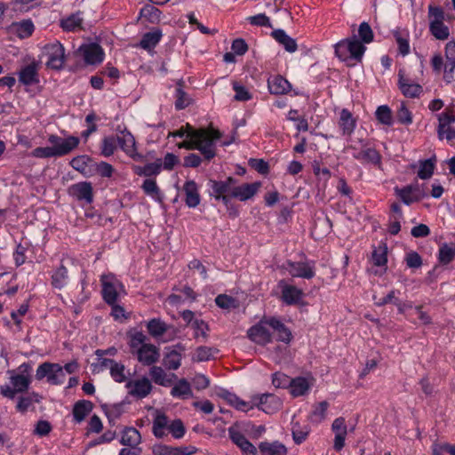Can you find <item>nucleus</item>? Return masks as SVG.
Here are the masks:
<instances>
[{"instance_id":"obj_1","label":"nucleus","mask_w":455,"mask_h":455,"mask_svg":"<svg viewBox=\"0 0 455 455\" xmlns=\"http://www.w3.org/2000/svg\"><path fill=\"white\" fill-rule=\"evenodd\" d=\"M221 138V132L214 128L190 130L186 140L179 142L177 147L187 150L200 151L206 161L216 156V142Z\"/></svg>"},{"instance_id":"obj_2","label":"nucleus","mask_w":455,"mask_h":455,"mask_svg":"<svg viewBox=\"0 0 455 455\" xmlns=\"http://www.w3.org/2000/svg\"><path fill=\"white\" fill-rule=\"evenodd\" d=\"M336 56L344 62H362L366 46L353 34L350 37L338 42L335 45Z\"/></svg>"},{"instance_id":"obj_3","label":"nucleus","mask_w":455,"mask_h":455,"mask_svg":"<svg viewBox=\"0 0 455 455\" xmlns=\"http://www.w3.org/2000/svg\"><path fill=\"white\" fill-rule=\"evenodd\" d=\"M352 151V156L363 164H371L378 169H382V156L380 153L371 146L366 140L360 139L358 141L347 147Z\"/></svg>"},{"instance_id":"obj_4","label":"nucleus","mask_w":455,"mask_h":455,"mask_svg":"<svg viewBox=\"0 0 455 455\" xmlns=\"http://www.w3.org/2000/svg\"><path fill=\"white\" fill-rule=\"evenodd\" d=\"M429 32L437 40L445 41L450 36V29L443 23V10L433 4L428 5Z\"/></svg>"},{"instance_id":"obj_5","label":"nucleus","mask_w":455,"mask_h":455,"mask_svg":"<svg viewBox=\"0 0 455 455\" xmlns=\"http://www.w3.org/2000/svg\"><path fill=\"white\" fill-rule=\"evenodd\" d=\"M102 285V298L107 304L118 302L119 297L125 294L124 286L115 275H103L100 278Z\"/></svg>"},{"instance_id":"obj_6","label":"nucleus","mask_w":455,"mask_h":455,"mask_svg":"<svg viewBox=\"0 0 455 455\" xmlns=\"http://www.w3.org/2000/svg\"><path fill=\"white\" fill-rule=\"evenodd\" d=\"M36 378L38 380L46 378L51 385H61L65 381L66 374L60 364L45 362L37 367Z\"/></svg>"},{"instance_id":"obj_7","label":"nucleus","mask_w":455,"mask_h":455,"mask_svg":"<svg viewBox=\"0 0 455 455\" xmlns=\"http://www.w3.org/2000/svg\"><path fill=\"white\" fill-rule=\"evenodd\" d=\"M249 339L256 344L265 346L273 340L270 317L264 316L247 331Z\"/></svg>"},{"instance_id":"obj_8","label":"nucleus","mask_w":455,"mask_h":455,"mask_svg":"<svg viewBox=\"0 0 455 455\" xmlns=\"http://www.w3.org/2000/svg\"><path fill=\"white\" fill-rule=\"evenodd\" d=\"M43 56L46 58V66L52 69H60L65 63V49L59 41L46 44Z\"/></svg>"},{"instance_id":"obj_9","label":"nucleus","mask_w":455,"mask_h":455,"mask_svg":"<svg viewBox=\"0 0 455 455\" xmlns=\"http://www.w3.org/2000/svg\"><path fill=\"white\" fill-rule=\"evenodd\" d=\"M282 268L291 277L312 279L315 275V262L310 260L291 261L286 260Z\"/></svg>"},{"instance_id":"obj_10","label":"nucleus","mask_w":455,"mask_h":455,"mask_svg":"<svg viewBox=\"0 0 455 455\" xmlns=\"http://www.w3.org/2000/svg\"><path fill=\"white\" fill-rule=\"evenodd\" d=\"M230 440L244 455H258V449L245 437L240 430V425L235 423L228 428Z\"/></svg>"},{"instance_id":"obj_11","label":"nucleus","mask_w":455,"mask_h":455,"mask_svg":"<svg viewBox=\"0 0 455 455\" xmlns=\"http://www.w3.org/2000/svg\"><path fill=\"white\" fill-rule=\"evenodd\" d=\"M48 141L52 144V148L56 152L58 157L66 156L73 151L79 145V138L76 136H68L61 138L56 134L48 137Z\"/></svg>"},{"instance_id":"obj_12","label":"nucleus","mask_w":455,"mask_h":455,"mask_svg":"<svg viewBox=\"0 0 455 455\" xmlns=\"http://www.w3.org/2000/svg\"><path fill=\"white\" fill-rule=\"evenodd\" d=\"M277 285L281 290V299L284 304L292 306L302 302L304 292L301 289L288 283L284 279L280 280Z\"/></svg>"},{"instance_id":"obj_13","label":"nucleus","mask_w":455,"mask_h":455,"mask_svg":"<svg viewBox=\"0 0 455 455\" xmlns=\"http://www.w3.org/2000/svg\"><path fill=\"white\" fill-rule=\"evenodd\" d=\"M18 371L19 373L16 374H14L13 371H10V381L12 386L18 391V393H23L28 389L29 384L31 382V366L28 363H23L19 366Z\"/></svg>"},{"instance_id":"obj_14","label":"nucleus","mask_w":455,"mask_h":455,"mask_svg":"<svg viewBox=\"0 0 455 455\" xmlns=\"http://www.w3.org/2000/svg\"><path fill=\"white\" fill-rule=\"evenodd\" d=\"M84 62L88 65H97L104 60V51L100 45L95 43L83 44L78 49Z\"/></svg>"},{"instance_id":"obj_15","label":"nucleus","mask_w":455,"mask_h":455,"mask_svg":"<svg viewBox=\"0 0 455 455\" xmlns=\"http://www.w3.org/2000/svg\"><path fill=\"white\" fill-rule=\"evenodd\" d=\"M39 64L32 61L22 66L17 72L18 81L24 86H32L39 83Z\"/></svg>"},{"instance_id":"obj_16","label":"nucleus","mask_w":455,"mask_h":455,"mask_svg":"<svg viewBox=\"0 0 455 455\" xmlns=\"http://www.w3.org/2000/svg\"><path fill=\"white\" fill-rule=\"evenodd\" d=\"M398 87L405 97L416 98L422 92V87L409 77L403 68L398 71Z\"/></svg>"},{"instance_id":"obj_17","label":"nucleus","mask_w":455,"mask_h":455,"mask_svg":"<svg viewBox=\"0 0 455 455\" xmlns=\"http://www.w3.org/2000/svg\"><path fill=\"white\" fill-rule=\"evenodd\" d=\"M125 387L128 389V394L138 399L147 397L153 388L150 380L147 377L128 380Z\"/></svg>"},{"instance_id":"obj_18","label":"nucleus","mask_w":455,"mask_h":455,"mask_svg":"<svg viewBox=\"0 0 455 455\" xmlns=\"http://www.w3.org/2000/svg\"><path fill=\"white\" fill-rule=\"evenodd\" d=\"M254 407L267 414L274 413L282 405L280 399L272 394H262L252 397Z\"/></svg>"},{"instance_id":"obj_19","label":"nucleus","mask_w":455,"mask_h":455,"mask_svg":"<svg viewBox=\"0 0 455 455\" xmlns=\"http://www.w3.org/2000/svg\"><path fill=\"white\" fill-rule=\"evenodd\" d=\"M395 195L402 200V202L410 205L412 203L419 202L426 196L423 190L418 184L408 185L402 188H395Z\"/></svg>"},{"instance_id":"obj_20","label":"nucleus","mask_w":455,"mask_h":455,"mask_svg":"<svg viewBox=\"0 0 455 455\" xmlns=\"http://www.w3.org/2000/svg\"><path fill=\"white\" fill-rule=\"evenodd\" d=\"M68 194L77 201L90 204L93 201V188L91 182L81 181L71 185Z\"/></svg>"},{"instance_id":"obj_21","label":"nucleus","mask_w":455,"mask_h":455,"mask_svg":"<svg viewBox=\"0 0 455 455\" xmlns=\"http://www.w3.org/2000/svg\"><path fill=\"white\" fill-rule=\"evenodd\" d=\"M439 125L437 129L440 140L446 139L451 140L455 137V131L451 128V124L455 123V112L446 111L438 116Z\"/></svg>"},{"instance_id":"obj_22","label":"nucleus","mask_w":455,"mask_h":455,"mask_svg":"<svg viewBox=\"0 0 455 455\" xmlns=\"http://www.w3.org/2000/svg\"><path fill=\"white\" fill-rule=\"evenodd\" d=\"M331 431L334 434L333 449L340 451L346 444L347 435V426L343 417L335 419L331 424Z\"/></svg>"},{"instance_id":"obj_23","label":"nucleus","mask_w":455,"mask_h":455,"mask_svg":"<svg viewBox=\"0 0 455 455\" xmlns=\"http://www.w3.org/2000/svg\"><path fill=\"white\" fill-rule=\"evenodd\" d=\"M116 138L117 145L128 156L135 160L140 157L137 153L135 139L130 132L124 130Z\"/></svg>"},{"instance_id":"obj_24","label":"nucleus","mask_w":455,"mask_h":455,"mask_svg":"<svg viewBox=\"0 0 455 455\" xmlns=\"http://www.w3.org/2000/svg\"><path fill=\"white\" fill-rule=\"evenodd\" d=\"M135 352L138 361L143 365H153L160 357L159 349L153 344L142 345Z\"/></svg>"},{"instance_id":"obj_25","label":"nucleus","mask_w":455,"mask_h":455,"mask_svg":"<svg viewBox=\"0 0 455 455\" xmlns=\"http://www.w3.org/2000/svg\"><path fill=\"white\" fill-rule=\"evenodd\" d=\"M261 187V183L257 181L253 183H244L240 186L233 187L231 196L240 201H247L252 198Z\"/></svg>"},{"instance_id":"obj_26","label":"nucleus","mask_w":455,"mask_h":455,"mask_svg":"<svg viewBox=\"0 0 455 455\" xmlns=\"http://www.w3.org/2000/svg\"><path fill=\"white\" fill-rule=\"evenodd\" d=\"M218 395L225 400L229 405L240 411L247 412L254 408L253 401L246 402L242 400L236 395L230 393L226 389H220Z\"/></svg>"},{"instance_id":"obj_27","label":"nucleus","mask_w":455,"mask_h":455,"mask_svg":"<svg viewBox=\"0 0 455 455\" xmlns=\"http://www.w3.org/2000/svg\"><path fill=\"white\" fill-rule=\"evenodd\" d=\"M235 183L236 180L233 177H228L225 180H211L208 183L211 189L210 196L215 198L228 193L231 194V190Z\"/></svg>"},{"instance_id":"obj_28","label":"nucleus","mask_w":455,"mask_h":455,"mask_svg":"<svg viewBox=\"0 0 455 455\" xmlns=\"http://www.w3.org/2000/svg\"><path fill=\"white\" fill-rule=\"evenodd\" d=\"M272 334L275 333V339L289 344L292 339L291 330L277 317L270 316Z\"/></svg>"},{"instance_id":"obj_29","label":"nucleus","mask_w":455,"mask_h":455,"mask_svg":"<svg viewBox=\"0 0 455 455\" xmlns=\"http://www.w3.org/2000/svg\"><path fill=\"white\" fill-rule=\"evenodd\" d=\"M338 125L343 136L350 137L356 128V119L347 108H343L339 113Z\"/></svg>"},{"instance_id":"obj_30","label":"nucleus","mask_w":455,"mask_h":455,"mask_svg":"<svg viewBox=\"0 0 455 455\" xmlns=\"http://www.w3.org/2000/svg\"><path fill=\"white\" fill-rule=\"evenodd\" d=\"M446 62L444 64V79L451 82L455 79V42L451 41L445 47Z\"/></svg>"},{"instance_id":"obj_31","label":"nucleus","mask_w":455,"mask_h":455,"mask_svg":"<svg viewBox=\"0 0 455 455\" xmlns=\"http://www.w3.org/2000/svg\"><path fill=\"white\" fill-rule=\"evenodd\" d=\"M69 282L68 268L61 262L55 267L51 274V285L52 288L61 290L68 285Z\"/></svg>"},{"instance_id":"obj_32","label":"nucleus","mask_w":455,"mask_h":455,"mask_svg":"<svg viewBox=\"0 0 455 455\" xmlns=\"http://www.w3.org/2000/svg\"><path fill=\"white\" fill-rule=\"evenodd\" d=\"M267 87L269 92L279 95L285 94L291 91V85L288 80L282 76H273L267 80Z\"/></svg>"},{"instance_id":"obj_33","label":"nucleus","mask_w":455,"mask_h":455,"mask_svg":"<svg viewBox=\"0 0 455 455\" xmlns=\"http://www.w3.org/2000/svg\"><path fill=\"white\" fill-rule=\"evenodd\" d=\"M83 12H77L60 20V25L64 31L76 32L83 28Z\"/></svg>"},{"instance_id":"obj_34","label":"nucleus","mask_w":455,"mask_h":455,"mask_svg":"<svg viewBox=\"0 0 455 455\" xmlns=\"http://www.w3.org/2000/svg\"><path fill=\"white\" fill-rule=\"evenodd\" d=\"M141 443V435L139 430L135 427H125L121 435L120 443L124 446H129L131 449H140L139 444Z\"/></svg>"},{"instance_id":"obj_35","label":"nucleus","mask_w":455,"mask_h":455,"mask_svg":"<svg viewBox=\"0 0 455 455\" xmlns=\"http://www.w3.org/2000/svg\"><path fill=\"white\" fill-rule=\"evenodd\" d=\"M183 190L186 196V204L190 208L196 207L200 204L197 184L194 180H188L184 184Z\"/></svg>"},{"instance_id":"obj_36","label":"nucleus","mask_w":455,"mask_h":455,"mask_svg":"<svg viewBox=\"0 0 455 455\" xmlns=\"http://www.w3.org/2000/svg\"><path fill=\"white\" fill-rule=\"evenodd\" d=\"M259 450L261 455H287L286 446L279 441L261 442L259 444Z\"/></svg>"},{"instance_id":"obj_37","label":"nucleus","mask_w":455,"mask_h":455,"mask_svg":"<svg viewBox=\"0 0 455 455\" xmlns=\"http://www.w3.org/2000/svg\"><path fill=\"white\" fill-rule=\"evenodd\" d=\"M93 403L88 400H79L73 407V418L76 423H81L92 411Z\"/></svg>"},{"instance_id":"obj_38","label":"nucleus","mask_w":455,"mask_h":455,"mask_svg":"<svg viewBox=\"0 0 455 455\" xmlns=\"http://www.w3.org/2000/svg\"><path fill=\"white\" fill-rule=\"evenodd\" d=\"M172 396L179 399H188L193 396L189 382L186 379H179L171 390Z\"/></svg>"},{"instance_id":"obj_39","label":"nucleus","mask_w":455,"mask_h":455,"mask_svg":"<svg viewBox=\"0 0 455 455\" xmlns=\"http://www.w3.org/2000/svg\"><path fill=\"white\" fill-rule=\"evenodd\" d=\"M149 375L156 384L163 387H169L172 384V378L175 377V374L168 375L164 370L159 366H152L149 370Z\"/></svg>"},{"instance_id":"obj_40","label":"nucleus","mask_w":455,"mask_h":455,"mask_svg":"<svg viewBox=\"0 0 455 455\" xmlns=\"http://www.w3.org/2000/svg\"><path fill=\"white\" fill-rule=\"evenodd\" d=\"M310 387L311 385L307 378L297 377L291 379L290 392L294 397L301 396L309 391Z\"/></svg>"},{"instance_id":"obj_41","label":"nucleus","mask_w":455,"mask_h":455,"mask_svg":"<svg viewBox=\"0 0 455 455\" xmlns=\"http://www.w3.org/2000/svg\"><path fill=\"white\" fill-rule=\"evenodd\" d=\"M12 29L18 37L24 39L32 36L35 30V26L31 20H23L21 21L12 23Z\"/></svg>"},{"instance_id":"obj_42","label":"nucleus","mask_w":455,"mask_h":455,"mask_svg":"<svg viewBox=\"0 0 455 455\" xmlns=\"http://www.w3.org/2000/svg\"><path fill=\"white\" fill-rule=\"evenodd\" d=\"M272 36L282 44L289 52H294L297 50L296 41L288 36L284 30L276 29L272 32Z\"/></svg>"},{"instance_id":"obj_43","label":"nucleus","mask_w":455,"mask_h":455,"mask_svg":"<svg viewBox=\"0 0 455 455\" xmlns=\"http://www.w3.org/2000/svg\"><path fill=\"white\" fill-rule=\"evenodd\" d=\"M371 259L375 266L381 267L386 269L387 263V246L385 243H380L372 251Z\"/></svg>"},{"instance_id":"obj_44","label":"nucleus","mask_w":455,"mask_h":455,"mask_svg":"<svg viewBox=\"0 0 455 455\" xmlns=\"http://www.w3.org/2000/svg\"><path fill=\"white\" fill-rule=\"evenodd\" d=\"M310 433V427L308 425H301L299 422H291V435L292 439L296 444L304 443Z\"/></svg>"},{"instance_id":"obj_45","label":"nucleus","mask_w":455,"mask_h":455,"mask_svg":"<svg viewBox=\"0 0 455 455\" xmlns=\"http://www.w3.org/2000/svg\"><path fill=\"white\" fill-rule=\"evenodd\" d=\"M162 38V31L155 29L143 35L140 46L145 50H151L156 46Z\"/></svg>"},{"instance_id":"obj_46","label":"nucleus","mask_w":455,"mask_h":455,"mask_svg":"<svg viewBox=\"0 0 455 455\" xmlns=\"http://www.w3.org/2000/svg\"><path fill=\"white\" fill-rule=\"evenodd\" d=\"M438 261L442 265L450 264L455 258V244L443 243L438 250Z\"/></svg>"},{"instance_id":"obj_47","label":"nucleus","mask_w":455,"mask_h":455,"mask_svg":"<svg viewBox=\"0 0 455 455\" xmlns=\"http://www.w3.org/2000/svg\"><path fill=\"white\" fill-rule=\"evenodd\" d=\"M170 421L166 415L159 414L153 421V434L157 438H163L166 435V430H168Z\"/></svg>"},{"instance_id":"obj_48","label":"nucleus","mask_w":455,"mask_h":455,"mask_svg":"<svg viewBox=\"0 0 455 455\" xmlns=\"http://www.w3.org/2000/svg\"><path fill=\"white\" fill-rule=\"evenodd\" d=\"M162 171V159H156L144 166L137 167L136 173L140 176L151 177L158 175Z\"/></svg>"},{"instance_id":"obj_49","label":"nucleus","mask_w":455,"mask_h":455,"mask_svg":"<svg viewBox=\"0 0 455 455\" xmlns=\"http://www.w3.org/2000/svg\"><path fill=\"white\" fill-rule=\"evenodd\" d=\"M148 333L154 338H159L167 331V324L160 318H153L147 323Z\"/></svg>"},{"instance_id":"obj_50","label":"nucleus","mask_w":455,"mask_h":455,"mask_svg":"<svg viewBox=\"0 0 455 455\" xmlns=\"http://www.w3.org/2000/svg\"><path fill=\"white\" fill-rule=\"evenodd\" d=\"M117 148V140L115 136L104 137L100 143V154L104 157H109L114 155Z\"/></svg>"},{"instance_id":"obj_51","label":"nucleus","mask_w":455,"mask_h":455,"mask_svg":"<svg viewBox=\"0 0 455 455\" xmlns=\"http://www.w3.org/2000/svg\"><path fill=\"white\" fill-rule=\"evenodd\" d=\"M161 11L154 5L146 4L140 12V17L150 23H158L161 20Z\"/></svg>"},{"instance_id":"obj_52","label":"nucleus","mask_w":455,"mask_h":455,"mask_svg":"<svg viewBox=\"0 0 455 455\" xmlns=\"http://www.w3.org/2000/svg\"><path fill=\"white\" fill-rule=\"evenodd\" d=\"M329 404L326 401H323L314 405L309 419L312 422L320 423L326 418Z\"/></svg>"},{"instance_id":"obj_53","label":"nucleus","mask_w":455,"mask_h":455,"mask_svg":"<svg viewBox=\"0 0 455 455\" xmlns=\"http://www.w3.org/2000/svg\"><path fill=\"white\" fill-rule=\"evenodd\" d=\"M141 188L144 193L156 201H161L160 189L155 180L147 179L143 181Z\"/></svg>"},{"instance_id":"obj_54","label":"nucleus","mask_w":455,"mask_h":455,"mask_svg":"<svg viewBox=\"0 0 455 455\" xmlns=\"http://www.w3.org/2000/svg\"><path fill=\"white\" fill-rule=\"evenodd\" d=\"M181 363V355L176 350L166 353L164 358V365L169 370H177Z\"/></svg>"},{"instance_id":"obj_55","label":"nucleus","mask_w":455,"mask_h":455,"mask_svg":"<svg viewBox=\"0 0 455 455\" xmlns=\"http://www.w3.org/2000/svg\"><path fill=\"white\" fill-rule=\"evenodd\" d=\"M435 159H427L419 162V168L418 171V177L421 180L429 179L435 170Z\"/></svg>"},{"instance_id":"obj_56","label":"nucleus","mask_w":455,"mask_h":455,"mask_svg":"<svg viewBox=\"0 0 455 455\" xmlns=\"http://www.w3.org/2000/svg\"><path fill=\"white\" fill-rule=\"evenodd\" d=\"M356 36L359 37V41L363 44L371 43L374 38L373 31L371 26L365 21L359 25L358 34Z\"/></svg>"},{"instance_id":"obj_57","label":"nucleus","mask_w":455,"mask_h":455,"mask_svg":"<svg viewBox=\"0 0 455 455\" xmlns=\"http://www.w3.org/2000/svg\"><path fill=\"white\" fill-rule=\"evenodd\" d=\"M128 371L123 363H116L110 369V376L118 383H123L127 379Z\"/></svg>"},{"instance_id":"obj_58","label":"nucleus","mask_w":455,"mask_h":455,"mask_svg":"<svg viewBox=\"0 0 455 455\" xmlns=\"http://www.w3.org/2000/svg\"><path fill=\"white\" fill-rule=\"evenodd\" d=\"M376 117L381 124L386 125H391L393 123L391 109L386 105L379 106L377 108Z\"/></svg>"},{"instance_id":"obj_59","label":"nucleus","mask_w":455,"mask_h":455,"mask_svg":"<svg viewBox=\"0 0 455 455\" xmlns=\"http://www.w3.org/2000/svg\"><path fill=\"white\" fill-rule=\"evenodd\" d=\"M168 432L175 438L180 439L184 436L186 429L180 419H175L170 422Z\"/></svg>"},{"instance_id":"obj_60","label":"nucleus","mask_w":455,"mask_h":455,"mask_svg":"<svg viewBox=\"0 0 455 455\" xmlns=\"http://www.w3.org/2000/svg\"><path fill=\"white\" fill-rule=\"evenodd\" d=\"M233 90L235 92L234 99L237 101H248L252 98L251 93L237 82L233 83Z\"/></svg>"},{"instance_id":"obj_61","label":"nucleus","mask_w":455,"mask_h":455,"mask_svg":"<svg viewBox=\"0 0 455 455\" xmlns=\"http://www.w3.org/2000/svg\"><path fill=\"white\" fill-rule=\"evenodd\" d=\"M218 350L209 347H199L196 348L195 353V358L198 362H204L210 360Z\"/></svg>"},{"instance_id":"obj_62","label":"nucleus","mask_w":455,"mask_h":455,"mask_svg":"<svg viewBox=\"0 0 455 455\" xmlns=\"http://www.w3.org/2000/svg\"><path fill=\"white\" fill-rule=\"evenodd\" d=\"M31 156L36 158H52L58 157L56 152L52 147H38L33 149L30 153Z\"/></svg>"},{"instance_id":"obj_63","label":"nucleus","mask_w":455,"mask_h":455,"mask_svg":"<svg viewBox=\"0 0 455 455\" xmlns=\"http://www.w3.org/2000/svg\"><path fill=\"white\" fill-rule=\"evenodd\" d=\"M291 379L288 375L275 372L272 377V384L277 388L290 387Z\"/></svg>"},{"instance_id":"obj_64","label":"nucleus","mask_w":455,"mask_h":455,"mask_svg":"<svg viewBox=\"0 0 455 455\" xmlns=\"http://www.w3.org/2000/svg\"><path fill=\"white\" fill-rule=\"evenodd\" d=\"M404 260L410 268H419L422 266L421 256L414 251L407 252Z\"/></svg>"}]
</instances>
